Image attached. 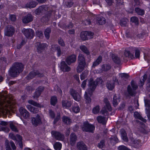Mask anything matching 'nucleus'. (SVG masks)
Masks as SVG:
<instances>
[{"label": "nucleus", "instance_id": "1", "mask_svg": "<svg viewBox=\"0 0 150 150\" xmlns=\"http://www.w3.org/2000/svg\"><path fill=\"white\" fill-rule=\"evenodd\" d=\"M16 105V101L11 95H7V92L0 93V113L5 115Z\"/></svg>", "mask_w": 150, "mask_h": 150}, {"label": "nucleus", "instance_id": "2", "mask_svg": "<svg viewBox=\"0 0 150 150\" xmlns=\"http://www.w3.org/2000/svg\"><path fill=\"white\" fill-rule=\"evenodd\" d=\"M23 67V65L21 63H14L9 71L10 75L13 77H16L22 71Z\"/></svg>", "mask_w": 150, "mask_h": 150}, {"label": "nucleus", "instance_id": "3", "mask_svg": "<svg viewBox=\"0 0 150 150\" xmlns=\"http://www.w3.org/2000/svg\"><path fill=\"white\" fill-rule=\"evenodd\" d=\"M103 82L102 80L100 78H97L95 81H93L92 78H91L89 80L88 86L89 88L91 89V92L90 94L95 90L96 86L98 84H101Z\"/></svg>", "mask_w": 150, "mask_h": 150}, {"label": "nucleus", "instance_id": "4", "mask_svg": "<svg viewBox=\"0 0 150 150\" xmlns=\"http://www.w3.org/2000/svg\"><path fill=\"white\" fill-rule=\"evenodd\" d=\"M14 28L11 25H8L6 26L4 30V35L8 37L13 36L15 33Z\"/></svg>", "mask_w": 150, "mask_h": 150}, {"label": "nucleus", "instance_id": "5", "mask_svg": "<svg viewBox=\"0 0 150 150\" xmlns=\"http://www.w3.org/2000/svg\"><path fill=\"white\" fill-rule=\"evenodd\" d=\"M95 128L93 125L89 124L88 121L84 122L82 127L83 131L89 132H92L95 129Z\"/></svg>", "mask_w": 150, "mask_h": 150}, {"label": "nucleus", "instance_id": "6", "mask_svg": "<svg viewBox=\"0 0 150 150\" xmlns=\"http://www.w3.org/2000/svg\"><path fill=\"white\" fill-rule=\"evenodd\" d=\"M42 117L43 116L42 115L37 114L35 117H32L31 119L32 124L35 126H37L41 124Z\"/></svg>", "mask_w": 150, "mask_h": 150}, {"label": "nucleus", "instance_id": "7", "mask_svg": "<svg viewBox=\"0 0 150 150\" xmlns=\"http://www.w3.org/2000/svg\"><path fill=\"white\" fill-rule=\"evenodd\" d=\"M22 32L25 37L28 39H31L34 36V32L31 29L23 28Z\"/></svg>", "mask_w": 150, "mask_h": 150}, {"label": "nucleus", "instance_id": "8", "mask_svg": "<svg viewBox=\"0 0 150 150\" xmlns=\"http://www.w3.org/2000/svg\"><path fill=\"white\" fill-rule=\"evenodd\" d=\"M51 134L53 137L56 140L59 141H63L64 139V136L63 134L55 131L51 132Z\"/></svg>", "mask_w": 150, "mask_h": 150}, {"label": "nucleus", "instance_id": "9", "mask_svg": "<svg viewBox=\"0 0 150 150\" xmlns=\"http://www.w3.org/2000/svg\"><path fill=\"white\" fill-rule=\"evenodd\" d=\"M69 92L70 94L73 97V99L75 100L79 101L81 100V96L73 88H71Z\"/></svg>", "mask_w": 150, "mask_h": 150}, {"label": "nucleus", "instance_id": "10", "mask_svg": "<svg viewBox=\"0 0 150 150\" xmlns=\"http://www.w3.org/2000/svg\"><path fill=\"white\" fill-rule=\"evenodd\" d=\"M48 10V7L46 6H42L39 7L35 11L36 15H40L43 13L47 12Z\"/></svg>", "mask_w": 150, "mask_h": 150}, {"label": "nucleus", "instance_id": "11", "mask_svg": "<svg viewBox=\"0 0 150 150\" xmlns=\"http://www.w3.org/2000/svg\"><path fill=\"white\" fill-rule=\"evenodd\" d=\"M19 112L21 116L25 119L29 118L30 115L29 112L24 108L21 107L19 109Z\"/></svg>", "mask_w": 150, "mask_h": 150}, {"label": "nucleus", "instance_id": "12", "mask_svg": "<svg viewBox=\"0 0 150 150\" xmlns=\"http://www.w3.org/2000/svg\"><path fill=\"white\" fill-rule=\"evenodd\" d=\"M36 76H38L39 77H41L43 76V74H42L40 73L38 70H34L31 72L28 75L27 78L28 79H32Z\"/></svg>", "mask_w": 150, "mask_h": 150}, {"label": "nucleus", "instance_id": "13", "mask_svg": "<svg viewBox=\"0 0 150 150\" xmlns=\"http://www.w3.org/2000/svg\"><path fill=\"white\" fill-rule=\"evenodd\" d=\"M10 145L13 150H15L16 149L15 145L14 142L11 141L10 142H9L8 140L6 139L5 141V146H6V150H11Z\"/></svg>", "mask_w": 150, "mask_h": 150}, {"label": "nucleus", "instance_id": "14", "mask_svg": "<svg viewBox=\"0 0 150 150\" xmlns=\"http://www.w3.org/2000/svg\"><path fill=\"white\" fill-rule=\"evenodd\" d=\"M8 125V123L5 121H0V131H3L5 132H8L9 129V128L6 127Z\"/></svg>", "mask_w": 150, "mask_h": 150}, {"label": "nucleus", "instance_id": "15", "mask_svg": "<svg viewBox=\"0 0 150 150\" xmlns=\"http://www.w3.org/2000/svg\"><path fill=\"white\" fill-rule=\"evenodd\" d=\"M76 60V56L73 54L68 57L66 59V62L69 65H70L72 63L75 62Z\"/></svg>", "mask_w": 150, "mask_h": 150}, {"label": "nucleus", "instance_id": "16", "mask_svg": "<svg viewBox=\"0 0 150 150\" xmlns=\"http://www.w3.org/2000/svg\"><path fill=\"white\" fill-rule=\"evenodd\" d=\"M36 46H37L38 51L40 52H41L42 50L47 47V44L44 43L41 44L39 42L36 43Z\"/></svg>", "mask_w": 150, "mask_h": 150}, {"label": "nucleus", "instance_id": "17", "mask_svg": "<svg viewBox=\"0 0 150 150\" xmlns=\"http://www.w3.org/2000/svg\"><path fill=\"white\" fill-rule=\"evenodd\" d=\"M77 148L79 150H87V147L82 141L78 142L76 144Z\"/></svg>", "mask_w": 150, "mask_h": 150}, {"label": "nucleus", "instance_id": "18", "mask_svg": "<svg viewBox=\"0 0 150 150\" xmlns=\"http://www.w3.org/2000/svg\"><path fill=\"white\" fill-rule=\"evenodd\" d=\"M77 139V137L76 134L72 133L70 135L69 142L71 145L74 146L76 142Z\"/></svg>", "mask_w": 150, "mask_h": 150}, {"label": "nucleus", "instance_id": "19", "mask_svg": "<svg viewBox=\"0 0 150 150\" xmlns=\"http://www.w3.org/2000/svg\"><path fill=\"white\" fill-rule=\"evenodd\" d=\"M61 64V69L63 71L68 72L70 71V67L67 65L64 61L62 62Z\"/></svg>", "mask_w": 150, "mask_h": 150}, {"label": "nucleus", "instance_id": "20", "mask_svg": "<svg viewBox=\"0 0 150 150\" xmlns=\"http://www.w3.org/2000/svg\"><path fill=\"white\" fill-rule=\"evenodd\" d=\"M33 20L32 16L30 14L23 17L22 18L23 22L24 23H28Z\"/></svg>", "mask_w": 150, "mask_h": 150}, {"label": "nucleus", "instance_id": "21", "mask_svg": "<svg viewBox=\"0 0 150 150\" xmlns=\"http://www.w3.org/2000/svg\"><path fill=\"white\" fill-rule=\"evenodd\" d=\"M78 64L86 65L85 58L84 55L81 54H79L78 56Z\"/></svg>", "mask_w": 150, "mask_h": 150}, {"label": "nucleus", "instance_id": "22", "mask_svg": "<svg viewBox=\"0 0 150 150\" xmlns=\"http://www.w3.org/2000/svg\"><path fill=\"white\" fill-rule=\"evenodd\" d=\"M89 92L90 93L91 92V89L89 88V89L87 91L85 92V93L84 96L86 100V103H90L91 102V99L88 95L90 96H91L93 93L92 92L91 93V94H90V93H88Z\"/></svg>", "mask_w": 150, "mask_h": 150}, {"label": "nucleus", "instance_id": "23", "mask_svg": "<svg viewBox=\"0 0 150 150\" xmlns=\"http://www.w3.org/2000/svg\"><path fill=\"white\" fill-rule=\"evenodd\" d=\"M37 3L33 1H31L27 3L25 6L27 8H32L35 7L37 5Z\"/></svg>", "mask_w": 150, "mask_h": 150}, {"label": "nucleus", "instance_id": "24", "mask_svg": "<svg viewBox=\"0 0 150 150\" xmlns=\"http://www.w3.org/2000/svg\"><path fill=\"white\" fill-rule=\"evenodd\" d=\"M124 55L126 57H129L132 59L134 58V55L131 52L130 50L128 49L125 50Z\"/></svg>", "mask_w": 150, "mask_h": 150}, {"label": "nucleus", "instance_id": "25", "mask_svg": "<svg viewBox=\"0 0 150 150\" xmlns=\"http://www.w3.org/2000/svg\"><path fill=\"white\" fill-rule=\"evenodd\" d=\"M102 59V57L100 55L96 60L93 62L92 67H95L96 66L98 65L101 62Z\"/></svg>", "mask_w": 150, "mask_h": 150}, {"label": "nucleus", "instance_id": "26", "mask_svg": "<svg viewBox=\"0 0 150 150\" xmlns=\"http://www.w3.org/2000/svg\"><path fill=\"white\" fill-rule=\"evenodd\" d=\"M120 132L122 139L125 142H128V140L125 131L124 129H122Z\"/></svg>", "mask_w": 150, "mask_h": 150}, {"label": "nucleus", "instance_id": "27", "mask_svg": "<svg viewBox=\"0 0 150 150\" xmlns=\"http://www.w3.org/2000/svg\"><path fill=\"white\" fill-rule=\"evenodd\" d=\"M62 107L66 108L70 107L71 105V104L70 102L67 101V100H62Z\"/></svg>", "mask_w": 150, "mask_h": 150}, {"label": "nucleus", "instance_id": "28", "mask_svg": "<svg viewBox=\"0 0 150 150\" xmlns=\"http://www.w3.org/2000/svg\"><path fill=\"white\" fill-rule=\"evenodd\" d=\"M27 108L30 112L33 113H36L39 111L38 108L33 107L30 105H27Z\"/></svg>", "mask_w": 150, "mask_h": 150}, {"label": "nucleus", "instance_id": "29", "mask_svg": "<svg viewBox=\"0 0 150 150\" xmlns=\"http://www.w3.org/2000/svg\"><path fill=\"white\" fill-rule=\"evenodd\" d=\"M134 115L135 118L139 119L143 122H146V120L143 118L138 112H134Z\"/></svg>", "mask_w": 150, "mask_h": 150}, {"label": "nucleus", "instance_id": "30", "mask_svg": "<svg viewBox=\"0 0 150 150\" xmlns=\"http://www.w3.org/2000/svg\"><path fill=\"white\" fill-rule=\"evenodd\" d=\"M98 122L103 124H105L106 122L105 118L101 116H98L97 118Z\"/></svg>", "mask_w": 150, "mask_h": 150}, {"label": "nucleus", "instance_id": "31", "mask_svg": "<svg viewBox=\"0 0 150 150\" xmlns=\"http://www.w3.org/2000/svg\"><path fill=\"white\" fill-rule=\"evenodd\" d=\"M120 98L119 97H117L116 95L114 96L112 100V103L114 106H116L120 102Z\"/></svg>", "mask_w": 150, "mask_h": 150}, {"label": "nucleus", "instance_id": "32", "mask_svg": "<svg viewBox=\"0 0 150 150\" xmlns=\"http://www.w3.org/2000/svg\"><path fill=\"white\" fill-rule=\"evenodd\" d=\"M85 65L78 64V66L76 68L77 71L78 73L81 72L85 67Z\"/></svg>", "mask_w": 150, "mask_h": 150}, {"label": "nucleus", "instance_id": "33", "mask_svg": "<svg viewBox=\"0 0 150 150\" xmlns=\"http://www.w3.org/2000/svg\"><path fill=\"white\" fill-rule=\"evenodd\" d=\"M127 91L129 94L131 96H133L136 93V91L134 89H132L130 85H129L127 88Z\"/></svg>", "mask_w": 150, "mask_h": 150}, {"label": "nucleus", "instance_id": "34", "mask_svg": "<svg viewBox=\"0 0 150 150\" xmlns=\"http://www.w3.org/2000/svg\"><path fill=\"white\" fill-rule=\"evenodd\" d=\"M106 22L105 19L103 17L98 18L97 19V22L99 25H102L104 24Z\"/></svg>", "mask_w": 150, "mask_h": 150}, {"label": "nucleus", "instance_id": "35", "mask_svg": "<svg viewBox=\"0 0 150 150\" xmlns=\"http://www.w3.org/2000/svg\"><path fill=\"white\" fill-rule=\"evenodd\" d=\"M62 119L63 122L67 124H70L71 122V119L67 116H63Z\"/></svg>", "mask_w": 150, "mask_h": 150}, {"label": "nucleus", "instance_id": "36", "mask_svg": "<svg viewBox=\"0 0 150 150\" xmlns=\"http://www.w3.org/2000/svg\"><path fill=\"white\" fill-rule=\"evenodd\" d=\"M88 34L87 31H83L81 32L80 35L81 39L83 40H87V36Z\"/></svg>", "mask_w": 150, "mask_h": 150}, {"label": "nucleus", "instance_id": "37", "mask_svg": "<svg viewBox=\"0 0 150 150\" xmlns=\"http://www.w3.org/2000/svg\"><path fill=\"white\" fill-rule=\"evenodd\" d=\"M16 136L17 138V139L16 140V141L18 142L19 145L20 147L21 148H22L23 146L22 142V137L18 134L16 135Z\"/></svg>", "mask_w": 150, "mask_h": 150}, {"label": "nucleus", "instance_id": "38", "mask_svg": "<svg viewBox=\"0 0 150 150\" xmlns=\"http://www.w3.org/2000/svg\"><path fill=\"white\" fill-rule=\"evenodd\" d=\"M112 58L113 61L117 64H119L120 62V58L117 56L115 55H112Z\"/></svg>", "mask_w": 150, "mask_h": 150}, {"label": "nucleus", "instance_id": "39", "mask_svg": "<svg viewBox=\"0 0 150 150\" xmlns=\"http://www.w3.org/2000/svg\"><path fill=\"white\" fill-rule=\"evenodd\" d=\"M106 86L109 90H112L114 88V85L110 81H109L107 82Z\"/></svg>", "mask_w": 150, "mask_h": 150}, {"label": "nucleus", "instance_id": "40", "mask_svg": "<svg viewBox=\"0 0 150 150\" xmlns=\"http://www.w3.org/2000/svg\"><path fill=\"white\" fill-rule=\"evenodd\" d=\"M104 102L105 103L109 111H111L112 110V108L108 99L106 98H105L104 99Z\"/></svg>", "mask_w": 150, "mask_h": 150}, {"label": "nucleus", "instance_id": "41", "mask_svg": "<svg viewBox=\"0 0 150 150\" xmlns=\"http://www.w3.org/2000/svg\"><path fill=\"white\" fill-rule=\"evenodd\" d=\"M51 32V29L49 28H47L44 32L45 36L47 39H48L50 38V34Z\"/></svg>", "mask_w": 150, "mask_h": 150}, {"label": "nucleus", "instance_id": "42", "mask_svg": "<svg viewBox=\"0 0 150 150\" xmlns=\"http://www.w3.org/2000/svg\"><path fill=\"white\" fill-rule=\"evenodd\" d=\"M62 146V144L59 142H56L54 145V148L56 150H60Z\"/></svg>", "mask_w": 150, "mask_h": 150}, {"label": "nucleus", "instance_id": "43", "mask_svg": "<svg viewBox=\"0 0 150 150\" xmlns=\"http://www.w3.org/2000/svg\"><path fill=\"white\" fill-rule=\"evenodd\" d=\"M135 11L138 14L140 15H142L144 14V11L138 8H135Z\"/></svg>", "mask_w": 150, "mask_h": 150}, {"label": "nucleus", "instance_id": "44", "mask_svg": "<svg viewBox=\"0 0 150 150\" xmlns=\"http://www.w3.org/2000/svg\"><path fill=\"white\" fill-rule=\"evenodd\" d=\"M80 49L84 53L87 54H89V52L86 47L84 45H82L80 46Z\"/></svg>", "mask_w": 150, "mask_h": 150}, {"label": "nucleus", "instance_id": "45", "mask_svg": "<svg viewBox=\"0 0 150 150\" xmlns=\"http://www.w3.org/2000/svg\"><path fill=\"white\" fill-rule=\"evenodd\" d=\"M88 70H86L84 71L81 76V80L84 79L86 77L88 74Z\"/></svg>", "mask_w": 150, "mask_h": 150}, {"label": "nucleus", "instance_id": "46", "mask_svg": "<svg viewBox=\"0 0 150 150\" xmlns=\"http://www.w3.org/2000/svg\"><path fill=\"white\" fill-rule=\"evenodd\" d=\"M57 102V98L55 96H52L51 99V104L54 105Z\"/></svg>", "mask_w": 150, "mask_h": 150}, {"label": "nucleus", "instance_id": "47", "mask_svg": "<svg viewBox=\"0 0 150 150\" xmlns=\"http://www.w3.org/2000/svg\"><path fill=\"white\" fill-rule=\"evenodd\" d=\"M111 68L110 66L108 64H104L102 66V69L103 71H107Z\"/></svg>", "mask_w": 150, "mask_h": 150}, {"label": "nucleus", "instance_id": "48", "mask_svg": "<svg viewBox=\"0 0 150 150\" xmlns=\"http://www.w3.org/2000/svg\"><path fill=\"white\" fill-rule=\"evenodd\" d=\"M128 20L127 19H123L120 21V25L123 27L126 26L127 25Z\"/></svg>", "mask_w": 150, "mask_h": 150}, {"label": "nucleus", "instance_id": "49", "mask_svg": "<svg viewBox=\"0 0 150 150\" xmlns=\"http://www.w3.org/2000/svg\"><path fill=\"white\" fill-rule=\"evenodd\" d=\"M72 110L75 113L79 112L80 110L79 106L76 105H75L72 108Z\"/></svg>", "mask_w": 150, "mask_h": 150}, {"label": "nucleus", "instance_id": "50", "mask_svg": "<svg viewBox=\"0 0 150 150\" xmlns=\"http://www.w3.org/2000/svg\"><path fill=\"white\" fill-rule=\"evenodd\" d=\"M10 127L12 131L15 132H18V131L17 128L13 123H11L10 124Z\"/></svg>", "mask_w": 150, "mask_h": 150}, {"label": "nucleus", "instance_id": "51", "mask_svg": "<svg viewBox=\"0 0 150 150\" xmlns=\"http://www.w3.org/2000/svg\"><path fill=\"white\" fill-rule=\"evenodd\" d=\"M131 21L132 23H134L135 24L138 25L139 24L138 20V18L135 17H132L131 18Z\"/></svg>", "mask_w": 150, "mask_h": 150}, {"label": "nucleus", "instance_id": "52", "mask_svg": "<svg viewBox=\"0 0 150 150\" xmlns=\"http://www.w3.org/2000/svg\"><path fill=\"white\" fill-rule=\"evenodd\" d=\"M99 105H97L93 108L92 110L93 113L94 114H96L99 112Z\"/></svg>", "mask_w": 150, "mask_h": 150}, {"label": "nucleus", "instance_id": "53", "mask_svg": "<svg viewBox=\"0 0 150 150\" xmlns=\"http://www.w3.org/2000/svg\"><path fill=\"white\" fill-rule=\"evenodd\" d=\"M147 77V76L146 74H145L143 77V78L142 80H140L139 84L140 85V86H142L143 85L144 81L146 80Z\"/></svg>", "mask_w": 150, "mask_h": 150}, {"label": "nucleus", "instance_id": "54", "mask_svg": "<svg viewBox=\"0 0 150 150\" xmlns=\"http://www.w3.org/2000/svg\"><path fill=\"white\" fill-rule=\"evenodd\" d=\"M28 103L34 106L39 107L40 106V105L37 102L32 100H29L28 101Z\"/></svg>", "mask_w": 150, "mask_h": 150}, {"label": "nucleus", "instance_id": "55", "mask_svg": "<svg viewBox=\"0 0 150 150\" xmlns=\"http://www.w3.org/2000/svg\"><path fill=\"white\" fill-rule=\"evenodd\" d=\"M105 146V142L104 140L101 141L100 143L98 144V146L100 148L102 149Z\"/></svg>", "mask_w": 150, "mask_h": 150}, {"label": "nucleus", "instance_id": "56", "mask_svg": "<svg viewBox=\"0 0 150 150\" xmlns=\"http://www.w3.org/2000/svg\"><path fill=\"white\" fill-rule=\"evenodd\" d=\"M60 119V114L59 113H57L56 117L54 120L53 121V124H55Z\"/></svg>", "mask_w": 150, "mask_h": 150}, {"label": "nucleus", "instance_id": "57", "mask_svg": "<svg viewBox=\"0 0 150 150\" xmlns=\"http://www.w3.org/2000/svg\"><path fill=\"white\" fill-rule=\"evenodd\" d=\"M144 59L147 60L148 62L150 61V52L147 54H144Z\"/></svg>", "mask_w": 150, "mask_h": 150}, {"label": "nucleus", "instance_id": "58", "mask_svg": "<svg viewBox=\"0 0 150 150\" xmlns=\"http://www.w3.org/2000/svg\"><path fill=\"white\" fill-rule=\"evenodd\" d=\"M50 13L47 16H43L41 19L42 21H44L46 22L50 18Z\"/></svg>", "mask_w": 150, "mask_h": 150}, {"label": "nucleus", "instance_id": "59", "mask_svg": "<svg viewBox=\"0 0 150 150\" xmlns=\"http://www.w3.org/2000/svg\"><path fill=\"white\" fill-rule=\"evenodd\" d=\"M120 76L122 79H127L129 77V75L125 73H123L120 74Z\"/></svg>", "mask_w": 150, "mask_h": 150}, {"label": "nucleus", "instance_id": "60", "mask_svg": "<svg viewBox=\"0 0 150 150\" xmlns=\"http://www.w3.org/2000/svg\"><path fill=\"white\" fill-rule=\"evenodd\" d=\"M88 34L87 36V40L88 39H90L93 38V35L94 34L93 33L91 32H88Z\"/></svg>", "mask_w": 150, "mask_h": 150}, {"label": "nucleus", "instance_id": "61", "mask_svg": "<svg viewBox=\"0 0 150 150\" xmlns=\"http://www.w3.org/2000/svg\"><path fill=\"white\" fill-rule=\"evenodd\" d=\"M118 150H131L127 147L124 145H121L118 147Z\"/></svg>", "mask_w": 150, "mask_h": 150}, {"label": "nucleus", "instance_id": "62", "mask_svg": "<svg viewBox=\"0 0 150 150\" xmlns=\"http://www.w3.org/2000/svg\"><path fill=\"white\" fill-rule=\"evenodd\" d=\"M59 46L57 45H52L51 46V49L53 52H55Z\"/></svg>", "mask_w": 150, "mask_h": 150}, {"label": "nucleus", "instance_id": "63", "mask_svg": "<svg viewBox=\"0 0 150 150\" xmlns=\"http://www.w3.org/2000/svg\"><path fill=\"white\" fill-rule=\"evenodd\" d=\"M9 137L13 140H16L17 139L16 136L15 137L14 134L12 133H10L9 134Z\"/></svg>", "mask_w": 150, "mask_h": 150}, {"label": "nucleus", "instance_id": "64", "mask_svg": "<svg viewBox=\"0 0 150 150\" xmlns=\"http://www.w3.org/2000/svg\"><path fill=\"white\" fill-rule=\"evenodd\" d=\"M36 33L37 36L39 38H41L43 36L42 32L41 31L38 30L36 31Z\"/></svg>", "mask_w": 150, "mask_h": 150}]
</instances>
